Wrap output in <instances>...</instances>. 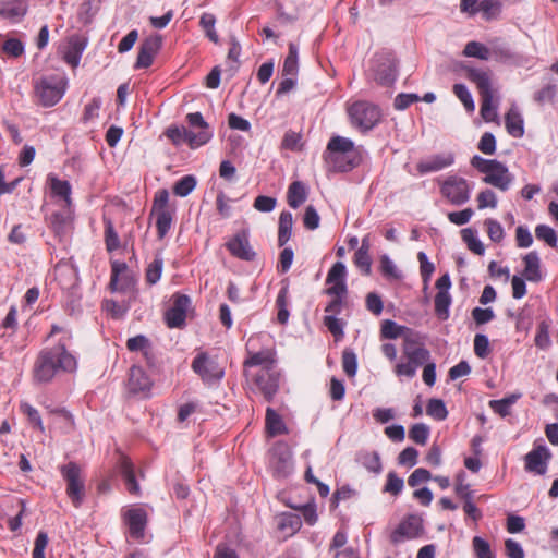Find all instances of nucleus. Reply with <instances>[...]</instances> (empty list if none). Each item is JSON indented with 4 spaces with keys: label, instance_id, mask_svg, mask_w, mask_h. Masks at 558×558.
Instances as JSON below:
<instances>
[{
    "label": "nucleus",
    "instance_id": "ddd939ff",
    "mask_svg": "<svg viewBox=\"0 0 558 558\" xmlns=\"http://www.w3.org/2000/svg\"><path fill=\"white\" fill-rule=\"evenodd\" d=\"M162 46V36L159 34L145 38L140 46L135 69H147L157 56Z\"/></svg>",
    "mask_w": 558,
    "mask_h": 558
},
{
    "label": "nucleus",
    "instance_id": "0e129e2a",
    "mask_svg": "<svg viewBox=\"0 0 558 558\" xmlns=\"http://www.w3.org/2000/svg\"><path fill=\"white\" fill-rule=\"evenodd\" d=\"M5 54L12 58H19L24 53V45L17 38H9L2 45Z\"/></svg>",
    "mask_w": 558,
    "mask_h": 558
},
{
    "label": "nucleus",
    "instance_id": "bb28decb",
    "mask_svg": "<svg viewBox=\"0 0 558 558\" xmlns=\"http://www.w3.org/2000/svg\"><path fill=\"white\" fill-rule=\"evenodd\" d=\"M27 12L25 0H13L0 8V16L11 22L21 21Z\"/></svg>",
    "mask_w": 558,
    "mask_h": 558
},
{
    "label": "nucleus",
    "instance_id": "c85d7f7f",
    "mask_svg": "<svg viewBox=\"0 0 558 558\" xmlns=\"http://www.w3.org/2000/svg\"><path fill=\"white\" fill-rule=\"evenodd\" d=\"M293 227V216L290 211H282L278 222V245L283 247L290 240Z\"/></svg>",
    "mask_w": 558,
    "mask_h": 558
},
{
    "label": "nucleus",
    "instance_id": "864d4df0",
    "mask_svg": "<svg viewBox=\"0 0 558 558\" xmlns=\"http://www.w3.org/2000/svg\"><path fill=\"white\" fill-rule=\"evenodd\" d=\"M163 268V259L156 256L146 269V281L149 284H155L159 281Z\"/></svg>",
    "mask_w": 558,
    "mask_h": 558
},
{
    "label": "nucleus",
    "instance_id": "f03ea898",
    "mask_svg": "<svg viewBox=\"0 0 558 558\" xmlns=\"http://www.w3.org/2000/svg\"><path fill=\"white\" fill-rule=\"evenodd\" d=\"M76 368V357L60 341L39 351L33 367V378L36 383L47 384L59 373H73Z\"/></svg>",
    "mask_w": 558,
    "mask_h": 558
},
{
    "label": "nucleus",
    "instance_id": "3c124183",
    "mask_svg": "<svg viewBox=\"0 0 558 558\" xmlns=\"http://www.w3.org/2000/svg\"><path fill=\"white\" fill-rule=\"evenodd\" d=\"M215 23H216V17L211 13H203L199 19V25L205 31L206 36L209 38L210 41L218 44L219 37L215 31Z\"/></svg>",
    "mask_w": 558,
    "mask_h": 558
},
{
    "label": "nucleus",
    "instance_id": "6ab92c4d",
    "mask_svg": "<svg viewBox=\"0 0 558 558\" xmlns=\"http://www.w3.org/2000/svg\"><path fill=\"white\" fill-rule=\"evenodd\" d=\"M120 472L128 492L132 495H138L141 488L137 478L138 476L144 477L142 470H137L129 457L123 456L120 462Z\"/></svg>",
    "mask_w": 558,
    "mask_h": 558
},
{
    "label": "nucleus",
    "instance_id": "8fccbe9b",
    "mask_svg": "<svg viewBox=\"0 0 558 558\" xmlns=\"http://www.w3.org/2000/svg\"><path fill=\"white\" fill-rule=\"evenodd\" d=\"M535 235L538 240L544 241L548 246L556 248L558 236L556 231L547 225H538L535 228Z\"/></svg>",
    "mask_w": 558,
    "mask_h": 558
},
{
    "label": "nucleus",
    "instance_id": "7c9ffc66",
    "mask_svg": "<svg viewBox=\"0 0 558 558\" xmlns=\"http://www.w3.org/2000/svg\"><path fill=\"white\" fill-rule=\"evenodd\" d=\"M505 124L507 132L515 137L520 138L524 135V125L521 114L513 109H510L505 117Z\"/></svg>",
    "mask_w": 558,
    "mask_h": 558
},
{
    "label": "nucleus",
    "instance_id": "ea45409f",
    "mask_svg": "<svg viewBox=\"0 0 558 558\" xmlns=\"http://www.w3.org/2000/svg\"><path fill=\"white\" fill-rule=\"evenodd\" d=\"M51 184V192L56 195L62 198L68 206L71 205V184L66 180H60L58 178H51L50 179Z\"/></svg>",
    "mask_w": 558,
    "mask_h": 558
},
{
    "label": "nucleus",
    "instance_id": "aec40b11",
    "mask_svg": "<svg viewBox=\"0 0 558 558\" xmlns=\"http://www.w3.org/2000/svg\"><path fill=\"white\" fill-rule=\"evenodd\" d=\"M124 518L129 526L130 535L136 539L143 538L147 523L146 511L141 507L132 508L125 512Z\"/></svg>",
    "mask_w": 558,
    "mask_h": 558
},
{
    "label": "nucleus",
    "instance_id": "a211bd4d",
    "mask_svg": "<svg viewBox=\"0 0 558 558\" xmlns=\"http://www.w3.org/2000/svg\"><path fill=\"white\" fill-rule=\"evenodd\" d=\"M422 531V523L417 517L410 515L403 520L391 533L390 539L393 544H399L405 538H415Z\"/></svg>",
    "mask_w": 558,
    "mask_h": 558
},
{
    "label": "nucleus",
    "instance_id": "2eb2a0df",
    "mask_svg": "<svg viewBox=\"0 0 558 558\" xmlns=\"http://www.w3.org/2000/svg\"><path fill=\"white\" fill-rule=\"evenodd\" d=\"M192 369L205 381L218 380L223 376V372L206 352H201L195 356Z\"/></svg>",
    "mask_w": 558,
    "mask_h": 558
},
{
    "label": "nucleus",
    "instance_id": "79ce46f5",
    "mask_svg": "<svg viewBox=\"0 0 558 558\" xmlns=\"http://www.w3.org/2000/svg\"><path fill=\"white\" fill-rule=\"evenodd\" d=\"M463 54L487 61L490 59V49L478 41H469L464 47Z\"/></svg>",
    "mask_w": 558,
    "mask_h": 558
},
{
    "label": "nucleus",
    "instance_id": "2f4dec72",
    "mask_svg": "<svg viewBox=\"0 0 558 558\" xmlns=\"http://www.w3.org/2000/svg\"><path fill=\"white\" fill-rule=\"evenodd\" d=\"M85 47L86 45L83 40L78 38L71 39L63 57L65 62L73 68L77 66Z\"/></svg>",
    "mask_w": 558,
    "mask_h": 558
},
{
    "label": "nucleus",
    "instance_id": "1a4fd4ad",
    "mask_svg": "<svg viewBox=\"0 0 558 558\" xmlns=\"http://www.w3.org/2000/svg\"><path fill=\"white\" fill-rule=\"evenodd\" d=\"M440 193L456 206L465 204L471 196L468 181L458 175H449L440 185Z\"/></svg>",
    "mask_w": 558,
    "mask_h": 558
},
{
    "label": "nucleus",
    "instance_id": "bf43d9fd",
    "mask_svg": "<svg viewBox=\"0 0 558 558\" xmlns=\"http://www.w3.org/2000/svg\"><path fill=\"white\" fill-rule=\"evenodd\" d=\"M494 95L482 96L481 116L486 122H493L497 118L496 107L493 105Z\"/></svg>",
    "mask_w": 558,
    "mask_h": 558
},
{
    "label": "nucleus",
    "instance_id": "39448f33",
    "mask_svg": "<svg viewBox=\"0 0 558 558\" xmlns=\"http://www.w3.org/2000/svg\"><path fill=\"white\" fill-rule=\"evenodd\" d=\"M61 476L66 483V495L73 506L78 508L85 497V484L82 477V469L75 462H69L59 466Z\"/></svg>",
    "mask_w": 558,
    "mask_h": 558
},
{
    "label": "nucleus",
    "instance_id": "f257e3e1",
    "mask_svg": "<svg viewBox=\"0 0 558 558\" xmlns=\"http://www.w3.org/2000/svg\"><path fill=\"white\" fill-rule=\"evenodd\" d=\"M76 368V357L60 341L39 351L33 367V378L36 383L47 384L59 373H73Z\"/></svg>",
    "mask_w": 558,
    "mask_h": 558
},
{
    "label": "nucleus",
    "instance_id": "412c9836",
    "mask_svg": "<svg viewBox=\"0 0 558 558\" xmlns=\"http://www.w3.org/2000/svg\"><path fill=\"white\" fill-rule=\"evenodd\" d=\"M153 381L142 367L132 366L130 369L128 387L133 395H144L150 391Z\"/></svg>",
    "mask_w": 558,
    "mask_h": 558
},
{
    "label": "nucleus",
    "instance_id": "9d476101",
    "mask_svg": "<svg viewBox=\"0 0 558 558\" xmlns=\"http://www.w3.org/2000/svg\"><path fill=\"white\" fill-rule=\"evenodd\" d=\"M191 306V298L186 294L174 293L172 305L165 312V322L169 328H183L186 324V313Z\"/></svg>",
    "mask_w": 558,
    "mask_h": 558
},
{
    "label": "nucleus",
    "instance_id": "4c0bfd02",
    "mask_svg": "<svg viewBox=\"0 0 558 558\" xmlns=\"http://www.w3.org/2000/svg\"><path fill=\"white\" fill-rule=\"evenodd\" d=\"M451 296L449 292H437L435 295V314L440 320L449 318Z\"/></svg>",
    "mask_w": 558,
    "mask_h": 558
},
{
    "label": "nucleus",
    "instance_id": "4d7b16f0",
    "mask_svg": "<svg viewBox=\"0 0 558 558\" xmlns=\"http://www.w3.org/2000/svg\"><path fill=\"white\" fill-rule=\"evenodd\" d=\"M342 367L349 377H353L357 371L356 354L351 349H344L342 352Z\"/></svg>",
    "mask_w": 558,
    "mask_h": 558
},
{
    "label": "nucleus",
    "instance_id": "69168bd1",
    "mask_svg": "<svg viewBox=\"0 0 558 558\" xmlns=\"http://www.w3.org/2000/svg\"><path fill=\"white\" fill-rule=\"evenodd\" d=\"M354 264L363 275L369 276L372 272V258L369 253L356 250L354 254Z\"/></svg>",
    "mask_w": 558,
    "mask_h": 558
},
{
    "label": "nucleus",
    "instance_id": "13d9d810",
    "mask_svg": "<svg viewBox=\"0 0 558 558\" xmlns=\"http://www.w3.org/2000/svg\"><path fill=\"white\" fill-rule=\"evenodd\" d=\"M20 409L23 414L27 416L29 424L34 428H38L40 432L44 430L43 421L39 412L27 402H22Z\"/></svg>",
    "mask_w": 558,
    "mask_h": 558
},
{
    "label": "nucleus",
    "instance_id": "c03bdc74",
    "mask_svg": "<svg viewBox=\"0 0 558 558\" xmlns=\"http://www.w3.org/2000/svg\"><path fill=\"white\" fill-rule=\"evenodd\" d=\"M462 240L466 243L468 248L477 255H483L485 252L484 244L476 238V231L471 228H465L461 231Z\"/></svg>",
    "mask_w": 558,
    "mask_h": 558
},
{
    "label": "nucleus",
    "instance_id": "6e6552de",
    "mask_svg": "<svg viewBox=\"0 0 558 558\" xmlns=\"http://www.w3.org/2000/svg\"><path fill=\"white\" fill-rule=\"evenodd\" d=\"M166 135L174 145L186 143L190 148H198L210 141L213 133L210 131H199L197 133L187 130L184 126L171 125L166 130Z\"/></svg>",
    "mask_w": 558,
    "mask_h": 558
},
{
    "label": "nucleus",
    "instance_id": "09e8293b",
    "mask_svg": "<svg viewBox=\"0 0 558 558\" xmlns=\"http://www.w3.org/2000/svg\"><path fill=\"white\" fill-rule=\"evenodd\" d=\"M426 413L437 421H444L448 416L445 402L441 399L436 398L429 399L426 407Z\"/></svg>",
    "mask_w": 558,
    "mask_h": 558
},
{
    "label": "nucleus",
    "instance_id": "a878e982",
    "mask_svg": "<svg viewBox=\"0 0 558 558\" xmlns=\"http://www.w3.org/2000/svg\"><path fill=\"white\" fill-rule=\"evenodd\" d=\"M302 526V520L299 514L284 512L277 518V527L286 536L294 535Z\"/></svg>",
    "mask_w": 558,
    "mask_h": 558
},
{
    "label": "nucleus",
    "instance_id": "052dcab7",
    "mask_svg": "<svg viewBox=\"0 0 558 558\" xmlns=\"http://www.w3.org/2000/svg\"><path fill=\"white\" fill-rule=\"evenodd\" d=\"M515 53L507 45H494L490 49V58L500 62H508L515 59Z\"/></svg>",
    "mask_w": 558,
    "mask_h": 558
},
{
    "label": "nucleus",
    "instance_id": "9b49d317",
    "mask_svg": "<svg viewBox=\"0 0 558 558\" xmlns=\"http://www.w3.org/2000/svg\"><path fill=\"white\" fill-rule=\"evenodd\" d=\"M403 355L407 362L398 363L395 367V373L398 376H405L412 378L416 374V369L430 360V352L426 348H417L416 350L405 352Z\"/></svg>",
    "mask_w": 558,
    "mask_h": 558
},
{
    "label": "nucleus",
    "instance_id": "423d86ee",
    "mask_svg": "<svg viewBox=\"0 0 558 558\" xmlns=\"http://www.w3.org/2000/svg\"><path fill=\"white\" fill-rule=\"evenodd\" d=\"M351 123L361 131L372 130L380 120V109L367 101H356L348 109Z\"/></svg>",
    "mask_w": 558,
    "mask_h": 558
},
{
    "label": "nucleus",
    "instance_id": "473e14b6",
    "mask_svg": "<svg viewBox=\"0 0 558 558\" xmlns=\"http://www.w3.org/2000/svg\"><path fill=\"white\" fill-rule=\"evenodd\" d=\"M288 294L289 286L288 283H286L279 290V293L276 299V306L278 308L277 320L281 325L287 324L290 316V313L288 311Z\"/></svg>",
    "mask_w": 558,
    "mask_h": 558
},
{
    "label": "nucleus",
    "instance_id": "e433bc0d",
    "mask_svg": "<svg viewBox=\"0 0 558 558\" xmlns=\"http://www.w3.org/2000/svg\"><path fill=\"white\" fill-rule=\"evenodd\" d=\"M409 327L397 324L395 320L386 319L381 324L380 335L384 339L403 338Z\"/></svg>",
    "mask_w": 558,
    "mask_h": 558
},
{
    "label": "nucleus",
    "instance_id": "b1692460",
    "mask_svg": "<svg viewBox=\"0 0 558 558\" xmlns=\"http://www.w3.org/2000/svg\"><path fill=\"white\" fill-rule=\"evenodd\" d=\"M513 178L509 173L508 168L501 162V169L494 168V170L483 178L486 184H490L501 191H507Z\"/></svg>",
    "mask_w": 558,
    "mask_h": 558
},
{
    "label": "nucleus",
    "instance_id": "a18cd8bd",
    "mask_svg": "<svg viewBox=\"0 0 558 558\" xmlns=\"http://www.w3.org/2000/svg\"><path fill=\"white\" fill-rule=\"evenodd\" d=\"M154 215L156 216V228L158 238L163 239L171 228L173 220L172 213L170 210H162L157 211Z\"/></svg>",
    "mask_w": 558,
    "mask_h": 558
},
{
    "label": "nucleus",
    "instance_id": "603ef678",
    "mask_svg": "<svg viewBox=\"0 0 558 558\" xmlns=\"http://www.w3.org/2000/svg\"><path fill=\"white\" fill-rule=\"evenodd\" d=\"M452 90L456 97L463 104L468 111H474L475 104L473 97L464 84H454Z\"/></svg>",
    "mask_w": 558,
    "mask_h": 558
},
{
    "label": "nucleus",
    "instance_id": "4be33fe9",
    "mask_svg": "<svg viewBox=\"0 0 558 558\" xmlns=\"http://www.w3.org/2000/svg\"><path fill=\"white\" fill-rule=\"evenodd\" d=\"M126 271L128 265L124 262H112L109 283L112 291H125L131 287L132 279L125 275Z\"/></svg>",
    "mask_w": 558,
    "mask_h": 558
},
{
    "label": "nucleus",
    "instance_id": "37998d69",
    "mask_svg": "<svg viewBox=\"0 0 558 558\" xmlns=\"http://www.w3.org/2000/svg\"><path fill=\"white\" fill-rule=\"evenodd\" d=\"M275 361L268 352H257L247 357L243 365L244 367L264 366L263 369H272Z\"/></svg>",
    "mask_w": 558,
    "mask_h": 558
},
{
    "label": "nucleus",
    "instance_id": "dca6fc26",
    "mask_svg": "<svg viewBox=\"0 0 558 558\" xmlns=\"http://www.w3.org/2000/svg\"><path fill=\"white\" fill-rule=\"evenodd\" d=\"M465 77L475 84L480 96L494 95L492 87V72L472 66H463Z\"/></svg>",
    "mask_w": 558,
    "mask_h": 558
},
{
    "label": "nucleus",
    "instance_id": "20e7f679",
    "mask_svg": "<svg viewBox=\"0 0 558 558\" xmlns=\"http://www.w3.org/2000/svg\"><path fill=\"white\" fill-rule=\"evenodd\" d=\"M374 80L381 86H391L397 80V59L392 51L381 50L372 60Z\"/></svg>",
    "mask_w": 558,
    "mask_h": 558
},
{
    "label": "nucleus",
    "instance_id": "680f3d73",
    "mask_svg": "<svg viewBox=\"0 0 558 558\" xmlns=\"http://www.w3.org/2000/svg\"><path fill=\"white\" fill-rule=\"evenodd\" d=\"M293 470L290 457L278 456L274 463V474L277 477H287Z\"/></svg>",
    "mask_w": 558,
    "mask_h": 558
},
{
    "label": "nucleus",
    "instance_id": "49530a36",
    "mask_svg": "<svg viewBox=\"0 0 558 558\" xmlns=\"http://www.w3.org/2000/svg\"><path fill=\"white\" fill-rule=\"evenodd\" d=\"M471 166L478 170L481 173L488 175L494 168L501 169V162L496 159H485L478 155H475L471 158Z\"/></svg>",
    "mask_w": 558,
    "mask_h": 558
},
{
    "label": "nucleus",
    "instance_id": "7ed1b4c3",
    "mask_svg": "<svg viewBox=\"0 0 558 558\" xmlns=\"http://www.w3.org/2000/svg\"><path fill=\"white\" fill-rule=\"evenodd\" d=\"M327 151L326 160L332 163L337 171H350L359 163L354 153V143L350 138L332 136L327 144Z\"/></svg>",
    "mask_w": 558,
    "mask_h": 558
},
{
    "label": "nucleus",
    "instance_id": "f8f14e48",
    "mask_svg": "<svg viewBox=\"0 0 558 558\" xmlns=\"http://www.w3.org/2000/svg\"><path fill=\"white\" fill-rule=\"evenodd\" d=\"M226 247L231 255L242 260L252 262L256 257V252L250 244V232L246 229L236 232L233 238L226 243Z\"/></svg>",
    "mask_w": 558,
    "mask_h": 558
},
{
    "label": "nucleus",
    "instance_id": "c756f323",
    "mask_svg": "<svg viewBox=\"0 0 558 558\" xmlns=\"http://www.w3.org/2000/svg\"><path fill=\"white\" fill-rule=\"evenodd\" d=\"M266 429L270 436L282 435L287 433V426L282 417L272 409H266Z\"/></svg>",
    "mask_w": 558,
    "mask_h": 558
},
{
    "label": "nucleus",
    "instance_id": "0eeeda50",
    "mask_svg": "<svg viewBox=\"0 0 558 558\" xmlns=\"http://www.w3.org/2000/svg\"><path fill=\"white\" fill-rule=\"evenodd\" d=\"M35 92L44 107H52L63 97L65 82L56 76L43 77L36 83Z\"/></svg>",
    "mask_w": 558,
    "mask_h": 558
},
{
    "label": "nucleus",
    "instance_id": "e2e57ef3",
    "mask_svg": "<svg viewBox=\"0 0 558 558\" xmlns=\"http://www.w3.org/2000/svg\"><path fill=\"white\" fill-rule=\"evenodd\" d=\"M501 10V3L499 0H482L480 2V12L486 20H490L498 15Z\"/></svg>",
    "mask_w": 558,
    "mask_h": 558
},
{
    "label": "nucleus",
    "instance_id": "a19ab883",
    "mask_svg": "<svg viewBox=\"0 0 558 558\" xmlns=\"http://www.w3.org/2000/svg\"><path fill=\"white\" fill-rule=\"evenodd\" d=\"M196 178L192 174H187L178 180L173 185V193L180 197H185L193 192L196 187Z\"/></svg>",
    "mask_w": 558,
    "mask_h": 558
},
{
    "label": "nucleus",
    "instance_id": "5701e85b",
    "mask_svg": "<svg viewBox=\"0 0 558 558\" xmlns=\"http://www.w3.org/2000/svg\"><path fill=\"white\" fill-rule=\"evenodd\" d=\"M454 161L453 155H436L426 161L417 163L416 169L418 173L425 174L428 172H436L451 166Z\"/></svg>",
    "mask_w": 558,
    "mask_h": 558
},
{
    "label": "nucleus",
    "instance_id": "f704fd0d",
    "mask_svg": "<svg viewBox=\"0 0 558 558\" xmlns=\"http://www.w3.org/2000/svg\"><path fill=\"white\" fill-rule=\"evenodd\" d=\"M405 332H407L405 336L402 338L403 339V343H402V352L403 353H405L407 351L410 352V351L416 350L417 348H425V340H426L425 335H423L422 332L414 330L412 328H410V330H407Z\"/></svg>",
    "mask_w": 558,
    "mask_h": 558
},
{
    "label": "nucleus",
    "instance_id": "6e6d98bb",
    "mask_svg": "<svg viewBox=\"0 0 558 558\" xmlns=\"http://www.w3.org/2000/svg\"><path fill=\"white\" fill-rule=\"evenodd\" d=\"M428 436L429 427L424 423H416L409 430V438L417 445H425Z\"/></svg>",
    "mask_w": 558,
    "mask_h": 558
},
{
    "label": "nucleus",
    "instance_id": "cd10ccee",
    "mask_svg": "<svg viewBox=\"0 0 558 558\" xmlns=\"http://www.w3.org/2000/svg\"><path fill=\"white\" fill-rule=\"evenodd\" d=\"M307 198L306 186L301 181H294L290 184L287 193V201L290 207L299 208Z\"/></svg>",
    "mask_w": 558,
    "mask_h": 558
},
{
    "label": "nucleus",
    "instance_id": "338daca9",
    "mask_svg": "<svg viewBox=\"0 0 558 558\" xmlns=\"http://www.w3.org/2000/svg\"><path fill=\"white\" fill-rule=\"evenodd\" d=\"M69 217L62 211H56L50 216V227L57 235H62L65 232V227Z\"/></svg>",
    "mask_w": 558,
    "mask_h": 558
},
{
    "label": "nucleus",
    "instance_id": "c9c22d12",
    "mask_svg": "<svg viewBox=\"0 0 558 558\" xmlns=\"http://www.w3.org/2000/svg\"><path fill=\"white\" fill-rule=\"evenodd\" d=\"M550 458L551 456H525V470L537 475H544Z\"/></svg>",
    "mask_w": 558,
    "mask_h": 558
},
{
    "label": "nucleus",
    "instance_id": "72a5a7b5",
    "mask_svg": "<svg viewBox=\"0 0 558 558\" xmlns=\"http://www.w3.org/2000/svg\"><path fill=\"white\" fill-rule=\"evenodd\" d=\"M299 48L294 43L289 44V52L284 59L282 75L283 76H295L299 71Z\"/></svg>",
    "mask_w": 558,
    "mask_h": 558
},
{
    "label": "nucleus",
    "instance_id": "f3484780",
    "mask_svg": "<svg viewBox=\"0 0 558 558\" xmlns=\"http://www.w3.org/2000/svg\"><path fill=\"white\" fill-rule=\"evenodd\" d=\"M465 77L475 84L480 96L494 95L492 87V72L472 66H463Z\"/></svg>",
    "mask_w": 558,
    "mask_h": 558
},
{
    "label": "nucleus",
    "instance_id": "393cba45",
    "mask_svg": "<svg viewBox=\"0 0 558 558\" xmlns=\"http://www.w3.org/2000/svg\"><path fill=\"white\" fill-rule=\"evenodd\" d=\"M524 270L523 276L531 282H539L542 280L541 259L538 254L533 251L523 257Z\"/></svg>",
    "mask_w": 558,
    "mask_h": 558
},
{
    "label": "nucleus",
    "instance_id": "5fc2aeb1",
    "mask_svg": "<svg viewBox=\"0 0 558 558\" xmlns=\"http://www.w3.org/2000/svg\"><path fill=\"white\" fill-rule=\"evenodd\" d=\"M549 324L546 320H542L537 326V332L535 336V345L542 350L548 349L551 344L549 337Z\"/></svg>",
    "mask_w": 558,
    "mask_h": 558
},
{
    "label": "nucleus",
    "instance_id": "de8ad7c7",
    "mask_svg": "<svg viewBox=\"0 0 558 558\" xmlns=\"http://www.w3.org/2000/svg\"><path fill=\"white\" fill-rule=\"evenodd\" d=\"M105 243L108 252L117 251L120 247V239L110 219H105Z\"/></svg>",
    "mask_w": 558,
    "mask_h": 558
},
{
    "label": "nucleus",
    "instance_id": "4468645a",
    "mask_svg": "<svg viewBox=\"0 0 558 558\" xmlns=\"http://www.w3.org/2000/svg\"><path fill=\"white\" fill-rule=\"evenodd\" d=\"M254 383L264 399L267 402H271L279 390L280 373L269 368L262 369L256 374Z\"/></svg>",
    "mask_w": 558,
    "mask_h": 558
},
{
    "label": "nucleus",
    "instance_id": "58836bf2",
    "mask_svg": "<svg viewBox=\"0 0 558 558\" xmlns=\"http://www.w3.org/2000/svg\"><path fill=\"white\" fill-rule=\"evenodd\" d=\"M50 415L53 417V423L59 424V426L66 432L73 429L74 427V418L73 415L64 408H54L49 411Z\"/></svg>",
    "mask_w": 558,
    "mask_h": 558
},
{
    "label": "nucleus",
    "instance_id": "774afa93",
    "mask_svg": "<svg viewBox=\"0 0 558 558\" xmlns=\"http://www.w3.org/2000/svg\"><path fill=\"white\" fill-rule=\"evenodd\" d=\"M473 549L476 558H494L490 545L487 541L480 536H475L472 541Z\"/></svg>",
    "mask_w": 558,
    "mask_h": 558
}]
</instances>
